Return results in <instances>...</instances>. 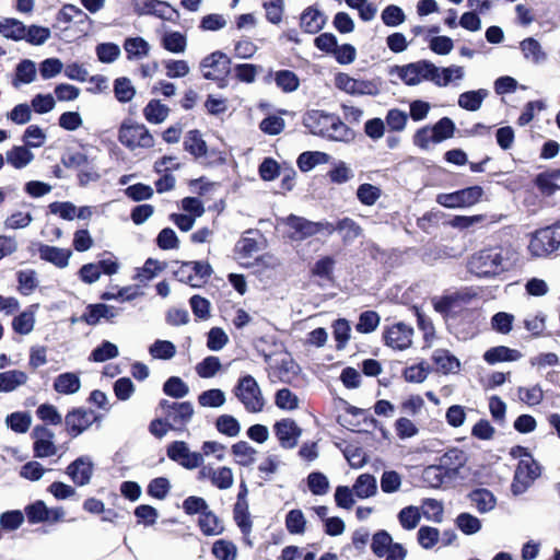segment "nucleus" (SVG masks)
Returning a JSON list of instances; mask_svg holds the SVG:
<instances>
[{"mask_svg": "<svg viewBox=\"0 0 560 560\" xmlns=\"http://www.w3.org/2000/svg\"><path fill=\"white\" fill-rule=\"evenodd\" d=\"M352 489L358 499L371 498L377 492L376 478L370 474H362L357 478Z\"/></svg>", "mask_w": 560, "mask_h": 560, "instance_id": "72a5a7b5", "label": "nucleus"}, {"mask_svg": "<svg viewBox=\"0 0 560 560\" xmlns=\"http://www.w3.org/2000/svg\"><path fill=\"white\" fill-rule=\"evenodd\" d=\"M161 46L172 54H183L187 48V37L177 31H164Z\"/></svg>", "mask_w": 560, "mask_h": 560, "instance_id": "7c9ffc66", "label": "nucleus"}, {"mask_svg": "<svg viewBox=\"0 0 560 560\" xmlns=\"http://www.w3.org/2000/svg\"><path fill=\"white\" fill-rule=\"evenodd\" d=\"M33 452L36 458H46L57 454L58 447L55 445V433L45 425H36L32 431Z\"/></svg>", "mask_w": 560, "mask_h": 560, "instance_id": "ddd939ff", "label": "nucleus"}, {"mask_svg": "<svg viewBox=\"0 0 560 560\" xmlns=\"http://www.w3.org/2000/svg\"><path fill=\"white\" fill-rule=\"evenodd\" d=\"M167 457L186 469H195L202 465L201 453L191 452L184 441H175L167 446Z\"/></svg>", "mask_w": 560, "mask_h": 560, "instance_id": "1a4fd4ad", "label": "nucleus"}, {"mask_svg": "<svg viewBox=\"0 0 560 560\" xmlns=\"http://www.w3.org/2000/svg\"><path fill=\"white\" fill-rule=\"evenodd\" d=\"M25 515L31 524L44 523L48 521V508L44 501L37 500L25 508Z\"/></svg>", "mask_w": 560, "mask_h": 560, "instance_id": "680f3d73", "label": "nucleus"}, {"mask_svg": "<svg viewBox=\"0 0 560 560\" xmlns=\"http://www.w3.org/2000/svg\"><path fill=\"white\" fill-rule=\"evenodd\" d=\"M94 465L89 456H80L68 465L66 472L77 486L90 483L93 476Z\"/></svg>", "mask_w": 560, "mask_h": 560, "instance_id": "dca6fc26", "label": "nucleus"}, {"mask_svg": "<svg viewBox=\"0 0 560 560\" xmlns=\"http://www.w3.org/2000/svg\"><path fill=\"white\" fill-rule=\"evenodd\" d=\"M36 78V65L33 60L24 59L18 63L15 69V77L13 79L14 88H19L21 84H30Z\"/></svg>", "mask_w": 560, "mask_h": 560, "instance_id": "a19ab883", "label": "nucleus"}, {"mask_svg": "<svg viewBox=\"0 0 560 560\" xmlns=\"http://www.w3.org/2000/svg\"><path fill=\"white\" fill-rule=\"evenodd\" d=\"M281 222L289 228L288 236L292 241H304L314 236L315 222L303 217L290 214L281 219Z\"/></svg>", "mask_w": 560, "mask_h": 560, "instance_id": "2eb2a0df", "label": "nucleus"}, {"mask_svg": "<svg viewBox=\"0 0 560 560\" xmlns=\"http://www.w3.org/2000/svg\"><path fill=\"white\" fill-rule=\"evenodd\" d=\"M432 360L438 370L444 374L457 372L460 365L458 359L445 349L434 350Z\"/></svg>", "mask_w": 560, "mask_h": 560, "instance_id": "c9c22d12", "label": "nucleus"}, {"mask_svg": "<svg viewBox=\"0 0 560 560\" xmlns=\"http://www.w3.org/2000/svg\"><path fill=\"white\" fill-rule=\"evenodd\" d=\"M520 48L524 58L529 62L539 65L547 59V54L544 51L540 43L533 37L523 39L520 43Z\"/></svg>", "mask_w": 560, "mask_h": 560, "instance_id": "cd10ccee", "label": "nucleus"}, {"mask_svg": "<svg viewBox=\"0 0 560 560\" xmlns=\"http://www.w3.org/2000/svg\"><path fill=\"white\" fill-rule=\"evenodd\" d=\"M124 49L128 60H140L150 52V44L142 37H128L125 39Z\"/></svg>", "mask_w": 560, "mask_h": 560, "instance_id": "473e14b6", "label": "nucleus"}, {"mask_svg": "<svg viewBox=\"0 0 560 560\" xmlns=\"http://www.w3.org/2000/svg\"><path fill=\"white\" fill-rule=\"evenodd\" d=\"M231 59L222 51L218 50L206 56L200 62L202 77L207 80L220 81V88L225 84V77L230 72Z\"/></svg>", "mask_w": 560, "mask_h": 560, "instance_id": "6e6552de", "label": "nucleus"}, {"mask_svg": "<svg viewBox=\"0 0 560 560\" xmlns=\"http://www.w3.org/2000/svg\"><path fill=\"white\" fill-rule=\"evenodd\" d=\"M163 392L174 398H184L189 393L188 385L178 376H171L163 385Z\"/></svg>", "mask_w": 560, "mask_h": 560, "instance_id": "69168bd1", "label": "nucleus"}, {"mask_svg": "<svg viewBox=\"0 0 560 560\" xmlns=\"http://www.w3.org/2000/svg\"><path fill=\"white\" fill-rule=\"evenodd\" d=\"M80 387V377L72 372H67L58 375L54 382L55 390L63 395H72L79 392Z\"/></svg>", "mask_w": 560, "mask_h": 560, "instance_id": "e433bc0d", "label": "nucleus"}, {"mask_svg": "<svg viewBox=\"0 0 560 560\" xmlns=\"http://www.w3.org/2000/svg\"><path fill=\"white\" fill-rule=\"evenodd\" d=\"M119 313L120 310L113 305L103 303L90 304L86 306L85 312L81 315L80 319L88 325L95 326L101 322V319L113 322Z\"/></svg>", "mask_w": 560, "mask_h": 560, "instance_id": "6ab92c4d", "label": "nucleus"}, {"mask_svg": "<svg viewBox=\"0 0 560 560\" xmlns=\"http://www.w3.org/2000/svg\"><path fill=\"white\" fill-rule=\"evenodd\" d=\"M489 96V91L479 89L476 91H467L458 96V106L469 112H477L480 109L483 101Z\"/></svg>", "mask_w": 560, "mask_h": 560, "instance_id": "c85d7f7f", "label": "nucleus"}, {"mask_svg": "<svg viewBox=\"0 0 560 560\" xmlns=\"http://www.w3.org/2000/svg\"><path fill=\"white\" fill-rule=\"evenodd\" d=\"M28 377L21 370H10L0 373V393H10L26 384Z\"/></svg>", "mask_w": 560, "mask_h": 560, "instance_id": "2f4dec72", "label": "nucleus"}, {"mask_svg": "<svg viewBox=\"0 0 560 560\" xmlns=\"http://www.w3.org/2000/svg\"><path fill=\"white\" fill-rule=\"evenodd\" d=\"M25 515L20 510L3 512L0 515V526L4 530L13 532L24 523Z\"/></svg>", "mask_w": 560, "mask_h": 560, "instance_id": "338daca9", "label": "nucleus"}, {"mask_svg": "<svg viewBox=\"0 0 560 560\" xmlns=\"http://www.w3.org/2000/svg\"><path fill=\"white\" fill-rule=\"evenodd\" d=\"M233 394L243 405L244 409L250 413L260 412L265 407L261 389L252 375L240 377L233 388Z\"/></svg>", "mask_w": 560, "mask_h": 560, "instance_id": "f03ea898", "label": "nucleus"}, {"mask_svg": "<svg viewBox=\"0 0 560 560\" xmlns=\"http://www.w3.org/2000/svg\"><path fill=\"white\" fill-rule=\"evenodd\" d=\"M143 115L149 122L161 124L167 118L168 108L160 101L152 100L144 107Z\"/></svg>", "mask_w": 560, "mask_h": 560, "instance_id": "603ef678", "label": "nucleus"}, {"mask_svg": "<svg viewBox=\"0 0 560 560\" xmlns=\"http://www.w3.org/2000/svg\"><path fill=\"white\" fill-rule=\"evenodd\" d=\"M383 335L386 346L396 350H405L412 343L413 328L399 322L387 327Z\"/></svg>", "mask_w": 560, "mask_h": 560, "instance_id": "4468645a", "label": "nucleus"}, {"mask_svg": "<svg viewBox=\"0 0 560 560\" xmlns=\"http://www.w3.org/2000/svg\"><path fill=\"white\" fill-rule=\"evenodd\" d=\"M118 347L110 341L104 340L91 353L90 360L94 362H105L118 357Z\"/></svg>", "mask_w": 560, "mask_h": 560, "instance_id": "e2e57ef3", "label": "nucleus"}, {"mask_svg": "<svg viewBox=\"0 0 560 560\" xmlns=\"http://www.w3.org/2000/svg\"><path fill=\"white\" fill-rule=\"evenodd\" d=\"M397 517L404 529L412 530L421 521L420 509L415 505H408L399 511Z\"/></svg>", "mask_w": 560, "mask_h": 560, "instance_id": "8fccbe9b", "label": "nucleus"}, {"mask_svg": "<svg viewBox=\"0 0 560 560\" xmlns=\"http://www.w3.org/2000/svg\"><path fill=\"white\" fill-rule=\"evenodd\" d=\"M535 183L542 194L551 196L560 190V171L541 173L537 175Z\"/></svg>", "mask_w": 560, "mask_h": 560, "instance_id": "58836bf2", "label": "nucleus"}, {"mask_svg": "<svg viewBox=\"0 0 560 560\" xmlns=\"http://www.w3.org/2000/svg\"><path fill=\"white\" fill-rule=\"evenodd\" d=\"M469 498L479 513H488L495 508L497 500L487 489H476L470 492Z\"/></svg>", "mask_w": 560, "mask_h": 560, "instance_id": "ea45409f", "label": "nucleus"}, {"mask_svg": "<svg viewBox=\"0 0 560 560\" xmlns=\"http://www.w3.org/2000/svg\"><path fill=\"white\" fill-rule=\"evenodd\" d=\"M184 148L196 158L207 154V144L199 130H190L187 132L184 140Z\"/></svg>", "mask_w": 560, "mask_h": 560, "instance_id": "a18cd8bd", "label": "nucleus"}, {"mask_svg": "<svg viewBox=\"0 0 560 560\" xmlns=\"http://www.w3.org/2000/svg\"><path fill=\"white\" fill-rule=\"evenodd\" d=\"M271 369L273 375L287 384H291L301 372L300 365L290 355H284Z\"/></svg>", "mask_w": 560, "mask_h": 560, "instance_id": "5701e85b", "label": "nucleus"}, {"mask_svg": "<svg viewBox=\"0 0 560 560\" xmlns=\"http://www.w3.org/2000/svg\"><path fill=\"white\" fill-rule=\"evenodd\" d=\"M560 246V223L540 229L534 233L528 245L533 256L546 257Z\"/></svg>", "mask_w": 560, "mask_h": 560, "instance_id": "39448f33", "label": "nucleus"}, {"mask_svg": "<svg viewBox=\"0 0 560 560\" xmlns=\"http://www.w3.org/2000/svg\"><path fill=\"white\" fill-rule=\"evenodd\" d=\"M119 142L130 150L149 149L154 145V138L142 124L125 121L118 131Z\"/></svg>", "mask_w": 560, "mask_h": 560, "instance_id": "423d86ee", "label": "nucleus"}, {"mask_svg": "<svg viewBox=\"0 0 560 560\" xmlns=\"http://www.w3.org/2000/svg\"><path fill=\"white\" fill-rule=\"evenodd\" d=\"M96 420L93 410L74 408L65 417V425L71 438H77L86 431Z\"/></svg>", "mask_w": 560, "mask_h": 560, "instance_id": "f8f14e48", "label": "nucleus"}, {"mask_svg": "<svg viewBox=\"0 0 560 560\" xmlns=\"http://www.w3.org/2000/svg\"><path fill=\"white\" fill-rule=\"evenodd\" d=\"M225 401V393L219 388L205 390L198 396V404L205 408H220Z\"/></svg>", "mask_w": 560, "mask_h": 560, "instance_id": "de8ad7c7", "label": "nucleus"}, {"mask_svg": "<svg viewBox=\"0 0 560 560\" xmlns=\"http://www.w3.org/2000/svg\"><path fill=\"white\" fill-rule=\"evenodd\" d=\"M275 432L282 447L293 448L302 431L293 420L283 419L275 424Z\"/></svg>", "mask_w": 560, "mask_h": 560, "instance_id": "412c9836", "label": "nucleus"}, {"mask_svg": "<svg viewBox=\"0 0 560 560\" xmlns=\"http://www.w3.org/2000/svg\"><path fill=\"white\" fill-rule=\"evenodd\" d=\"M170 430L184 432L191 421L195 410L190 401L175 402L166 399L160 402Z\"/></svg>", "mask_w": 560, "mask_h": 560, "instance_id": "20e7f679", "label": "nucleus"}, {"mask_svg": "<svg viewBox=\"0 0 560 560\" xmlns=\"http://www.w3.org/2000/svg\"><path fill=\"white\" fill-rule=\"evenodd\" d=\"M456 526L460 529L465 535H474L477 534L481 529V522L478 517L471 515L470 513H460L457 515L455 520Z\"/></svg>", "mask_w": 560, "mask_h": 560, "instance_id": "052dcab7", "label": "nucleus"}, {"mask_svg": "<svg viewBox=\"0 0 560 560\" xmlns=\"http://www.w3.org/2000/svg\"><path fill=\"white\" fill-rule=\"evenodd\" d=\"M212 553L219 560H235L237 549L232 541L219 539L212 545Z\"/></svg>", "mask_w": 560, "mask_h": 560, "instance_id": "0e129e2a", "label": "nucleus"}, {"mask_svg": "<svg viewBox=\"0 0 560 560\" xmlns=\"http://www.w3.org/2000/svg\"><path fill=\"white\" fill-rule=\"evenodd\" d=\"M38 252L42 259L47 260L59 268L67 267L71 256V252L69 249L49 245H40Z\"/></svg>", "mask_w": 560, "mask_h": 560, "instance_id": "a878e982", "label": "nucleus"}, {"mask_svg": "<svg viewBox=\"0 0 560 560\" xmlns=\"http://www.w3.org/2000/svg\"><path fill=\"white\" fill-rule=\"evenodd\" d=\"M16 277L19 291L23 295L32 294L38 285L37 275L33 269L20 270Z\"/></svg>", "mask_w": 560, "mask_h": 560, "instance_id": "5fc2aeb1", "label": "nucleus"}, {"mask_svg": "<svg viewBox=\"0 0 560 560\" xmlns=\"http://www.w3.org/2000/svg\"><path fill=\"white\" fill-rule=\"evenodd\" d=\"M212 268L206 261H186L175 271V278L192 288L202 287L211 277Z\"/></svg>", "mask_w": 560, "mask_h": 560, "instance_id": "0eeeda50", "label": "nucleus"}, {"mask_svg": "<svg viewBox=\"0 0 560 560\" xmlns=\"http://www.w3.org/2000/svg\"><path fill=\"white\" fill-rule=\"evenodd\" d=\"M114 94L118 102L128 103L133 98L136 89L129 78L120 77L114 81Z\"/></svg>", "mask_w": 560, "mask_h": 560, "instance_id": "3c124183", "label": "nucleus"}, {"mask_svg": "<svg viewBox=\"0 0 560 560\" xmlns=\"http://www.w3.org/2000/svg\"><path fill=\"white\" fill-rule=\"evenodd\" d=\"M0 34L5 38L22 40L26 35V26L16 19H4L0 21Z\"/></svg>", "mask_w": 560, "mask_h": 560, "instance_id": "37998d69", "label": "nucleus"}, {"mask_svg": "<svg viewBox=\"0 0 560 560\" xmlns=\"http://www.w3.org/2000/svg\"><path fill=\"white\" fill-rule=\"evenodd\" d=\"M539 475V466L532 457L521 459L514 472L512 492L522 494Z\"/></svg>", "mask_w": 560, "mask_h": 560, "instance_id": "9d476101", "label": "nucleus"}, {"mask_svg": "<svg viewBox=\"0 0 560 560\" xmlns=\"http://www.w3.org/2000/svg\"><path fill=\"white\" fill-rule=\"evenodd\" d=\"M217 430L230 438L237 436L241 432L238 420L231 415H221L215 420Z\"/></svg>", "mask_w": 560, "mask_h": 560, "instance_id": "4d7b16f0", "label": "nucleus"}, {"mask_svg": "<svg viewBox=\"0 0 560 560\" xmlns=\"http://www.w3.org/2000/svg\"><path fill=\"white\" fill-rule=\"evenodd\" d=\"M435 65L429 60H418L404 66H395L390 74H396L406 85H419L423 81L433 83Z\"/></svg>", "mask_w": 560, "mask_h": 560, "instance_id": "7ed1b4c3", "label": "nucleus"}, {"mask_svg": "<svg viewBox=\"0 0 560 560\" xmlns=\"http://www.w3.org/2000/svg\"><path fill=\"white\" fill-rule=\"evenodd\" d=\"M4 160L14 168L22 170L34 160V154L25 145H14L7 151Z\"/></svg>", "mask_w": 560, "mask_h": 560, "instance_id": "c756f323", "label": "nucleus"}, {"mask_svg": "<svg viewBox=\"0 0 560 560\" xmlns=\"http://www.w3.org/2000/svg\"><path fill=\"white\" fill-rule=\"evenodd\" d=\"M307 486L314 495H324L329 490V480L324 474L313 471L307 476Z\"/></svg>", "mask_w": 560, "mask_h": 560, "instance_id": "774afa93", "label": "nucleus"}, {"mask_svg": "<svg viewBox=\"0 0 560 560\" xmlns=\"http://www.w3.org/2000/svg\"><path fill=\"white\" fill-rule=\"evenodd\" d=\"M275 81L279 89L284 93H291L299 89L300 80L298 75L290 70H280L275 73Z\"/></svg>", "mask_w": 560, "mask_h": 560, "instance_id": "864d4df0", "label": "nucleus"}, {"mask_svg": "<svg viewBox=\"0 0 560 560\" xmlns=\"http://www.w3.org/2000/svg\"><path fill=\"white\" fill-rule=\"evenodd\" d=\"M335 84L338 89L348 94H374L376 93V85L371 81L357 80L346 73H338L335 79Z\"/></svg>", "mask_w": 560, "mask_h": 560, "instance_id": "a211bd4d", "label": "nucleus"}, {"mask_svg": "<svg viewBox=\"0 0 560 560\" xmlns=\"http://www.w3.org/2000/svg\"><path fill=\"white\" fill-rule=\"evenodd\" d=\"M393 538L388 532L381 529L376 532L372 537L371 549L373 553L378 557H385L388 552V548L393 545Z\"/></svg>", "mask_w": 560, "mask_h": 560, "instance_id": "13d9d810", "label": "nucleus"}, {"mask_svg": "<svg viewBox=\"0 0 560 560\" xmlns=\"http://www.w3.org/2000/svg\"><path fill=\"white\" fill-rule=\"evenodd\" d=\"M332 115L320 110H310L303 117V125L311 133L323 137L330 124Z\"/></svg>", "mask_w": 560, "mask_h": 560, "instance_id": "b1692460", "label": "nucleus"}, {"mask_svg": "<svg viewBox=\"0 0 560 560\" xmlns=\"http://www.w3.org/2000/svg\"><path fill=\"white\" fill-rule=\"evenodd\" d=\"M232 453L237 457V463L242 466H249L255 460L256 450L247 442L240 441L232 445Z\"/></svg>", "mask_w": 560, "mask_h": 560, "instance_id": "bf43d9fd", "label": "nucleus"}, {"mask_svg": "<svg viewBox=\"0 0 560 560\" xmlns=\"http://www.w3.org/2000/svg\"><path fill=\"white\" fill-rule=\"evenodd\" d=\"M482 188L479 186L467 187L451 194H441L436 201L446 208L469 207L475 205L482 196Z\"/></svg>", "mask_w": 560, "mask_h": 560, "instance_id": "9b49d317", "label": "nucleus"}, {"mask_svg": "<svg viewBox=\"0 0 560 560\" xmlns=\"http://www.w3.org/2000/svg\"><path fill=\"white\" fill-rule=\"evenodd\" d=\"M465 75L464 68L460 66H450L440 68L435 66L433 84L439 88L447 86L451 82L462 80Z\"/></svg>", "mask_w": 560, "mask_h": 560, "instance_id": "bb28decb", "label": "nucleus"}, {"mask_svg": "<svg viewBox=\"0 0 560 560\" xmlns=\"http://www.w3.org/2000/svg\"><path fill=\"white\" fill-rule=\"evenodd\" d=\"M445 471L438 465H430L423 469L422 480L431 488H439L443 483L451 482Z\"/></svg>", "mask_w": 560, "mask_h": 560, "instance_id": "09e8293b", "label": "nucleus"}, {"mask_svg": "<svg viewBox=\"0 0 560 560\" xmlns=\"http://www.w3.org/2000/svg\"><path fill=\"white\" fill-rule=\"evenodd\" d=\"M198 524L206 536H217L224 530L223 523L214 513L208 510L200 515Z\"/></svg>", "mask_w": 560, "mask_h": 560, "instance_id": "79ce46f5", "label": "nucleus"}, {"mask_svg": "<svg viewBox=\"0 0 560 560\" xmlns=\"http://www.w3.org/2000/svg\"><path fill=\"white\" fill-rule=\"evenodd\" d=\"M337 231L342 234L345 243H351L358 238L361 233V226L351 218H343L337 222Z\"/></svg>", "mask_w": 560, "mask_h": 560, "instance_id": "6e6d98bb", "label": "nucleus"}, {"mask_svg": "<svg viewBox=\"0 0 560 560\" xmlns=\"http://www.w3.org/2000/svg\"><path fill=\"white\" fill-rule=\"evenodd\" d=\"M323 137L334 141H348L352 139L353 131L338 117L332 115L330 124Z\"/></svg>", "mask_w": 560, "mask_h": 560, "instance_id": "4c0bfd02", "label": "nucleus"}, {"mask_svg": "<svg viewBox=\"0 0 560 560\" xmlns=\"http://www.w3.org/2000/svg\"><path fill=\"white\" fill-rule=\"evenodd\" d=\"M466 454L458 448H451L440 458L438 465L445 471L448 480H455L458 477L460 468L466 464Z\"/></svg>", "mask_w": 560, "mask_h": 560, "instance_id": "aec40b11", "label": "nucleus"}, {"mask_svg": "<svg viewBox=\"0 0 560 560\" xmlns=\"http://www.w3.org/2000/svg\"><path fill=\"white\" fill-rule=\"evenodd\" d=\"M176 352V346L168 340L158 339L149 347L150 355L158 360H171Z\"/></svg>", "mask_w": 560, "mask_h": 560, "instance_id": "49530a36", "label": "nucleus"}, {"mask_svg": "<svg viewBox=\"0 0 560 560\" xmlns=\"http://www.w3.org/2000/svg\"><path fill=\"white\" fill-rule=\"evenodd\" d=\"M501 248L482 249L469 260V269L478 277H491L506 269V261Z\"/></svg>", "mask_w": 560, "mask_h": 560, "instance_id": "f257e3e1", "label": "nucleus"}, {"mask_svg": "<svg viewBox=\"0 0 560 560\" xmlns=\"http://www.w3.org/2000/svg\"><path fill=\"white\" fill-rule=\"evenodd\" d=\"M37 308V304L31 305L26 311L15 316L12 320L13 330L20 335H28L34 329Z\"/></svg>", "mask_w": 560, "mask_h": 560, "instance_id": "f704fd0d", "label": "nucleus"}, {"mask_svg": "<svg viewBox=\"0 0 560 560\" xmlns=\"http://www.w3.org/2000/svg\"><path fill=\"white\" fill-rule=\"evenodd\" d=\"M522 358V353L516 349H511L505 346H498L490 348L483 354V360L489 364L499 362H513Z\"/></svg>", "mask_w": 560, "mask_h": 560, "instance_id": "393cba45", "label": "nucleus"}, {"mask_svg": "<svg viewBox=\"0 0 560 560\" xmlns=\"http://www.w3.org/2000/svg\"><path fill=\"white\" fill-rule=\"evenodd\" d=\"M199 479H208L215 488L226 490L233 486L234 475L230 467L202 466L199 470Z\"/></svg>", "mask_w": 560, "mask_h": 560, "instance_id": "f3484780", "label": "nucleus"}, {"mask_svg": "<svg viewBox=\"0 0 560 560\" xmlns=\"http://www.w3.org/2000/svg\"><path fill=\"white\" fill-rule=\"evenodd\" d=\"M326 23L325 14L315 7L306 8L300 19V25L305 33L316 34Z\"/></svg>", "mask_w": 560, "mask_h": 560, "instance_id": "4be33fe9", "label": "nucleus"}, {"mask_svg": "<svg viewBox=\"0 0 560 560\" xmlns=\"http://www.w3.org/2000/svg\"><path fill=\"white\" fill-rule=\"evenodd\" d=\"M233 518L244 536L252 532L253 522L248 510V502H236L233 509Z\"/></svg>", "mask_w": 560, "mask_h": 560, "instance_id": "c03bdc74", "label": "nucleus"}]
</instances>
